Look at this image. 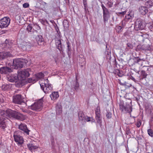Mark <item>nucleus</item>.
<instances>
[{"instance_id": "f257e3e1", "label": "nucleus", "mask_w": 153, "mask_h": 153, "mask_svg": "<svg viewBox=\"0 0 153 153\" xmlns=\"http://www.w3.org/2000/svg\"><path fill=\"white\" fill-rule=\"evenodd\" d=\"M31 72L30 69L27 68L19 72L18 75L16 74H11L7 76V78L8 81L10 82H16L19 78L24 79L26 77H28Z\"/></svg>"}, {"instance_id": "f03ea898", "label": "nucleus", "mask_w": 153, "mask_h": 153, "mask_svg": "<svg viewBox=\"0 0 153 153\" xmlns=\"http://www.w3.org/2000/svg\"><path fill=\"white\" fill-rule=\"evenodd\" d=\"M6 114L8 116V119L12 118L20 120H23L25 119V116L23 114L19 112L10 109L7 110Z\"/></svg>"}, {"instance_id": "7ed1b4c3", "label": "nucleus", "mask_w": 153, "mask_h": 153, "mask_svg": "<svg viewBox=\"0 0 153 153\" xmlns=\"http://www.w3.org/2000/svg\"><path fill=\"white\" fill-rule=\"evenodd\" d=\"M131 102V100H128L125 106L121 102L119 104L120 110L124 113H131L132 111Z\"/></svg>"}, {"instance_id": "20e7f679", "label": "nucleus", "mask_w": 153, "mask_h": 153, "mask_svg": "<svg viewBox=\"0 0 153 153\" xmlns=\"http://www.w3.org/2000/svg\"><path fill=\"white\" fill-rule=\"evenodd\" d=\"M146 58H142L135 59L130 60L129 62L130 65H135L136 66L138 65V68H140L143 65H145L146 63Z\"/></svg>"}, {"instance_id": "39448f33", "label": "nucleus", "mask_w": 153, "mask_h": 153, "mask_svg": "<svg viewBox=\"0 0 153 153\" xmlns=\"http://www.w3.org/2000/svg\"><path fill=\"white\" fill-rule=\"evenodd\" d=\"M7 110L6 111L2 110H0V128L4 129L6 127L4 120L5 118L8 119L7 115L6 114Z\"/></svg>"}, {"instance_id": "423d86ee", "label": "nucleus", "mask_w": 153, "mask_h": 153, "mask_svg": "<svg viewBox=\"0 0 153 153\" xmlns=\"http://www.w3.org/2000/svg\"><path fill=\"white\" fill-rule=\"evenodd\" d=\"M48 79H46L44 83L42 82L40 84L41 88L45 93L50 92L52 89L51 85L48 84Z\"/></svg>"}, {"instance_id": "0eeeda50", "label": "nucleus", "mask_w": 153, "mask_h": 153, "mask_svg": "<svg viewBox=\"0 0 153 153\" xmlns=\"http://www.w3.org/2000/svg\"><path fill=\"white\" fill-rule=\"evenodd\" d=\"M10 22V19L8 17H5L0 20V28H3L8 27Z\"/></svg>"}, {"instance_id": "6e6552de", "label": "nucleus", "mask_w": 153, "mask_h": 153, "mask_svg": "<svg viewBox=\"0 0 153 153\" xmlns=\"http://www.w3.org/2000/svg\"><path fill=\"white\" fill-rule=\"evenodd\" d=\"M144 27L145 25L142 20L140 19H137L135 23L134 29L136 30H142Z\"/></svg>"}, {"instance_id": "1a4fd4ad", "label": "nucleus", "mask_w": 153, "mask_h": 153, "mask_svg": "<svg viewBox=\"0 0 153 153\" xmlns=\"http://www.w3.org/2000/svg\"><path fill=\"white\" fill-rule=\"evenodd\" d=\"M13 102L16 104H21L24 102L23 98L22 97V96L20 94H17L13 97Z\"/></svg>"}, {"instance_id": "9d476101", "label": "nucleus", "mask_w": 153, "mask_h": 153, "mask_svg": "<svg viewBox=\"0 0 153 153\" xmlns=\"http://www.w3.org/2000/svg\"><path fill=\"white\" fill-rule=\"evenodd\" d=\"M13 65L14 66L15 69L22 68L23 66L24 62L20 59H14L13 60Z\"/></svg>"}, {"instance_id": "9b49d317", "label": "nucleus", "mask_w": 153, "mask_h": 153, "mask_svg": "<svg viewBox=\"0 0 153 153\" xmlns=\"http://www.w3.org/2000/svg\"><path fill=\"white\" fill-rule=\"evenodd\" d=\"M42 106V102H35L33 104L31 105V109L33 110L39 111L41 109Z\"/></svg>"}, {"instance_id": "f8f14e48", "label": "nucleus", "mask_w": 153, "mask_h": 153, "mask_svg": "<svg viewBox=\"0 0 153 153\" xmlns=\"http://www.w3.org/2000/svg\"><path fill=\"white\" fill-rule=\"evenodd\" d=\"M4 45L5 48L9 49L11 51H13L15 49V45L12 43L10 41H9L7 39L6 40L5 43L4 44Z\"/></svg>"}, {"instance_id": "ddd939ff", "label": "nucleus", "mask_w": 153, "mask_h": 153, "mask_svg": "<svg viewBox=\"0 0 153 153\" xmlns=\"http://www.w3.org/2000/svg\"><path fill=\"white\" fill-rule=\"evenodd\" d=\"M12 71V69L6 66H3L0 68V73L2 74H7Z\"/></svg>"}, {"instance_id": "4468645a", "label": "nucleus", "mask_w": 153, "mask_h": 153, "mask_svg": "<svg viewBox=\"0 0 153 153\" xmlns=\"http://www.w3.org/2000/svg\"><path fill=\"white\" fill-rule=\"evenodd\" d=\"M13 137L15 141L17 142L18 144H22L23 143V137L19 135H17L16 132L14 133Z\"/></svg>"}, {"instance_id": "2eb2a0df", "label": "nucleus", "mask_w": 153, "mask_h": 153, "mask_svg": "<svg viewBox=\"0 0 153 153\" xmlns=\"http://www.w3.org/2000/svg\"><path fill=\"white\" fill-rule=\"evenodd\" d=\"M19 129L22 131L27 134L28 135L29 132L30 131L27 128L26 125L25 124L21 123L19 126Z\"/></svg>"}, {"instance_id": "dca6fc26", "label": "nucleus", "mask_w": 153, "mask_h": 153, "mask_svg": "<svg viewBox=\"0 0 153 153\" xmlns=\"http://www.w3.org/2000/svg\"><path fill=\"white\" fill-rule=\"evenodd\" d=\"M11 56V54L9 52H0V59L2 60L4 58Z\"/></svg>"}, {"instance_id": "f3484780", "label": "nucleus", "mask_w": 153, "mask_h": 153, "mask_svg": "<svg viewBox=\"0 0 153 153\" xmlns=\"http://www.w3.org/2000/svg\"><path fill=\"white\" fill-rule=\"evenodd\" d=\"M38 44L39 45H42L44 44V40L42 36L41 35H38L36 38Z\"/></svg>"}, {"instance_id": "a211bd4d", "label": "nucleus", "mask_w": 153, "mask_h": 153, "mask_svg": "<svg viewBox=\"0 0 153 153\" xmlns=\"http://www.w3.org/2000/svg\"><path fill=\"white\" fill-rule=\"evenodd\" d=\"M141 49L145 51H150L151 48L149 44L147 43H144L141 46Z\"/></svg>"}, {"instance_id": "6ab92c4d", "label": "nucleus", "mask_w": 153, "mask_h": 153, "mask_svg": "<svg viewBox=\"0 0 153 153\" xmlns=\"http://www.w3.org/2000/svg\"><path fill=\"white\" fill-rule=\"evenodd\" d=\"M86 116L85 115L82 111H79L78 113L79 121H80L81 122L84 121V120L85 119V118Z\"/></svg>"}, {"instance_id": "aec40b11", "label": "nucleus", "mask_w": 153, "mask_h": 153, "mask_svg": "<svg viewBox=\"0 0 153 153\" xmlns=\"http://www.w3.org/2000/svg\"><path fill=\"white\" fill-rule=\"evenodd\" d=\"M139 11L143 15H145L148 11L146 7L144 6L140 7L139 9Z\"/></svg>"}, {"instance_id": "412c9836", "label": "nucleus", "mask_w": 153, "mask_h": 153, "mask_svg": "<svg viewBox=\"0 0 153 153\" xmlns=\"http://www.w3.org/2000/svg\"><path fill=\"white\" fill-rule=\"evenodd\" d=\"M51 100H54L57 99L59 97V94L58 92H54L50 95Z\"/></svg>"}, {"instance_id": "4be33fe9", "label": "nucleus", "mask_w": 153, "mask_h": 153, "mask_svg": "<svg viewBox=\"0 0 153 153\" xmlns=\"http://www.w3.org/2000/svg\"><path fill=\"white\" fill-rule=\"evenodd\" d=\"M56 44L57 49L60 51L62 49V44L60 39H58L56 40Z\"/></svg>"}, {"instance_id": "5701e85b", "label": "nucleus", "mask_w": 153, "mask_h": 153, "mask_svg": "<svg viewBox=\"0 0 153 153\" xmlns=\"http://www.w3.org/2000/svg\"><path fill=\"white\" fill-rule=\"evenodd\" d=\"M101 7L103 11V15L110 14L108 10L103 4H101Z\"/></svg>"}, {"instance_id": "b1692460", "label": "nucleus", "mask_w": 153, "mask_h": 153, "mask_svg": "<svg viewBox=\"0 0 153 153\" xmlns=\"http://www.w3.org/2000/svg\"><path fill=\"white\" fill-rule=\"evenodd\" d=\"M44 76V74L42 72H40L36 74L35 77L36 79H37V80H38L39 79L43 78Z\"/></svg>"}, {"instance_id": "393cba45", "label": "nucleus", "mask_w": 153, "mask_h": 153, "mask_svg": "<svg viewBox=\"0 0 153 153\" xmlns=\"http://www.w3.org/2000/svg\"><path fill=\"white\" fill-rule=\"evenodd\" d=\"M84 121L85 122H91L92 123L95 122V120L93 118L88 117L87 116H86L85 118V119Z\"/></svg>"}, {"instance_id": "a878e982", "label": "nucleus", "mask_w": 153, "mask_h": 153, "mask_svg": "<svg viewBox=\"0 0 153 153\" xmlns=\"http://www.w3.org/2000/svg\"><path fill=\"white\" fill-rule=\"evenodd\" d=\"M96 119L97 122L98 123L100 126H101L102 125V119L101 115L96 116Z\"/></svg>"}, {"instance_id": "bb28decb", "label": "nucleus", "mask_w": 153, "mask_h": 153, "mask_svg": "<svg viewBox=\"0 0 153 153\" xmlns=\"http://www.w3.org/2000/svg\"><path fill=\"white\" fill-rule=\"evenodd\" d=\"M110 17V14L103 15V21L105 23L107 22Z\"/></svg>"}, {"instance_id": "cd10ccee", "label": "nucleus", "mask_w": 153, "mask_h": 153, "mask_svg": "<svg viewBox=\"0 0 153 153\" xmlns=\"http://www.w3.org/2000/svg\"><path fill=\"white\" fill-rule=\"evenodd\" d=\"M37 81V79L36 78L35 76L33 77L32 78H30L28 79L27 81L29 83H34L36 82Z\"/></svg>"}, {"instance_id": "c85d7f7f", "label": "nucleus", "mask_w": 153, "mask_h": 153, "mask_svg": "<svg viewBox=\"0 0 153 153\" xmlns=\"http://www.w3.org/2000/svg\"><path fill=\"white\" fill-rule=\"evenodd\" d=\"M27 146L29 149L31 150L36 149L37 148V146H34L33 144H27Z\"/></svg>"}, {"instance_id": "c756f323", "label": "nucleus", "mask_w": 153, "mask_h": 153, "mask_svg": "<svg viewBox=\"0 0 153 153\" xmlns=\"http://www.w3.org/2000/svg\"><path fill=\"white\" fill-rule=\"evenodd\" d=\"M10 86L8 84L3 85L2 86V88L4 90H7L10 88Z\"/></svg>"}, {"instance_id": "7c9ffc66", "label": "nucleus", "mask_w": 153, "mask_h": 153, "mask_svg": "<svg viewBox=\"0 0 153 153\" xmlns=\"http://www.w3.org/2000/svg\"><path fill=\"white\" fill-rule=\"evenodd\" d=\"M145 4L146 6L150 7L153 5V2L151 1H149L146 2Z\"/></svg>"}, {"instance_id": "2f4dec72", "label": "nucleus", "mask_w": 153, "mask_h": 153, "mask_svg": "<svg viewBox=\"0 0 153 153\" xmlns=\"http://www.w3.org/2000/svg\"><path fill=\"white\" fill-rule=\"evenodd\" d=\"M141 75L143 77V78H146L148 75L146 73L145 70H142L141 72Z\"/></svg>"}, {"instance_id": "473e14b6", "label": "nucleus", "mask_w": 153, "mask_h": 153, "mask_svg": "<svg viewBox=\"0 0 153 153\" xmlns=\"http://www.w3.org/2000/svg\"><path fill=\"white\" fill-rule=\"evenodd\" d=\"M95 114H96V116H98V115H101V114H100V108L98 107H97V108H96L95 110Z\"/></svg>"}, {"instance_id": "72a5a7b5", "label": "nucleus", "mask_w": 153, "mask_h": 153, "mask_svg": "<svg viewBox=\"0 0 153 153\" xmlns=\"http://www.w3.org/2000/svg\"><path fill=\"white\" fill-rule=\"evenodd\" d=\"M67 52L68 53H69V52L71 51V50L70 47V45L69 42H67Z\"/></svg>"}, {"instance_id": "f704fd0d", "label": "nucleus", "mask_w": 153, "mask_h": 153, "mask_svg": "<svg viewBox=\"0 0 153 153\" xmlns=\"http://www.w3.org/2000/svg\"><path fill=\"white\" fill-rule=\"evenodd\" d=\"M148 133L149 135L152 137H153V132L151 129H149L148 130Z\"/></svg>"}, {"instance_id": "c9c22d12", "label": "nucleus", "mask_w": 153, "mask_h": 153, "mask_svg": "<svg viewBox=\"0 0 153 153\" xmlns=\"http://www.w3.org/2000/svg\"><path fill=\"white\" fill-rule=\"evenodd\" d=\"M122 27L120 26H117L116 28V30L118 33L122 31Z\"/></svg>"}, {"instance_id": "e433bc0d", "label": "nucleus", "mask_w": 153, "mask_h": 153, "mask_svg": "<svg viewBox=\"0 0 153 153\" xmlns=\"http://www.w3.org/2000/svg\"><path fill=\"white\" fill-rule=\"evenodd\" d=\"M32 29V27L31 25H27V30L28 32H31V30Z\"/></svg>"}, {"instance_id": "4c0bfd02", "label": "nucleus", "mask_w": 153, "mask_h": 153, "mask_svg": "<svg viewBox=\"0 0 153 153\" xmlns=\"http://www.w3.org/2000/svg\"><path fill=\"white\" fill-rule=\"evenodd\" d=\"M106 116L107 117L108 119L111 118L112 117L111 113L110 112H107L106 114Z\"/></svg>"}, {"instance_id": "58836bf2", "label": "nucleus", "mask_w": 153, "mask_h": 153, "mask_svg": "<svg viewBox=\"0 0 153 153\" xmlns=\"http://www.w3.org/2000/svg\"><path fill=\"white\" fill-rule=\"evenodd\" d=\"M126 11H124L121 12H118L117 13V15L119 16L120 15H122L123 16L126 13Z\"/></svg>"}, {"instance_id": "ea45409f", "label": "nucleus", "mask_w": 153, "mask_h": 153, "mask_svg": "<svg viewBox=\"0 0 153 153\" xmlns=\"http://www.w3.org/2000/svg\"><path fill=\"white\" fill-rule=\"evenodd\" d=\"M132 16L130 15V14H129L125 16L126 19L128 20L132 18Z\"/></svg>"}, {"instance_id": "a19ab883", "label": "nucleus", "mask_w": 153, "mask_h": 153, "mask_svg": "<svg viewBox=\"0 0 153 153\" xmlns=\"http://www.w3.org/2000/svg\"><path fill=\"white\" fill-rule=\"evenodd\" d=\"M115 71L117 72V74L118 76H122L121 75V74L120 70L116 69Z\"/></svg>"}, {"instance_id": "79ce46f5", "label": "nucleus", "mask_w": 153, "mask_h": 153, "mask_svg": "<svg viewBox=\"0 0 153 153\" xmlns=\"http://www.w3.org/2000/svg\"><path fill=\"white\" fill-rule=\"evenodd\" d=\"M127 46L129 48V49H132L133 48L132 45L130 43H128L127 44Z\"/></svg>"}, {"instance_id": "37998d69", "label": "nucleus", "mask_w": 153, "mask_h": 153, "mask_svg": "<svg viewBox=\"0 0 153 153\" xmlns=\"http://www.w3.org/2000/svg\"><path fill=\"white\" fill-rule=\"evenodd\" d=\"M23 6L24 8H27L29 6V4L27 3H25L23 4Z\"/></svg>"}, {"instance_id": "c03bdc74", "label": "nucleus", "mask_w": 153, "mask_h": 153, "mask_svg": "<svg viewBox=\"0 0 153 153\" xmlns=\"http://www.w3.org/2000/svg\"><path fill=\"white\" fill-rule=\"evenodd\" d=\"M107 4L108 5V7H111L112 6L113 3L111 2L108 1L107 3Z\"/></svg>"}, {"instance_id": "a18cd8bd", "label": "nucleus", "mask_w": 153, "mask_h": 153, "mask_svg": "<svg viewBox=\"0 0 153 153\" xmlns=\"http://www.w3.org/2000/svg\"><path fill=\"white\" fill-rule=\"evenodd\" d=\"M141 124V123L140 121H138L136 123V125L138 127H139Z\"/></svg>"}, {"instance_id": "49530a36", "label": "nucleus", "mask_w": 153, "mask_h": 153, "mask_svg": "<svg viewBox=\"0 0 153 153\" xmlns=\"http://www.w3.org/2000/svg\"><path fill=\"white\" fill-rule=\"evenodd\" d=\"M120 84H121L122 85H127V83L126 82H121L120 81Z\"/></svg>"}, {"instance_id": "de8ad7c7", "label": "nucleus", "mask_w": 153, "mask_h": 153, "mask_svg": "<svg viewBox=\"0 0 153 153\" xmlns=\"http://www.w3.org/2000/svg\"><path fill=\"white\" fill-rule=\"evenodd\" d=\"M143 68L144 69L146 70L147 71L148 69V66H145V65H143Z\"/></svg>"}, {"instance_id": "09e8293b", "label": "nucleus", "mask_w": 153, "mask_h": 153, "mask_svg": "<svg viewBox=\"0 0 153 153\" xmlns=\"http://www.w3.org/2000/svg\"><path fill=\"white\" fill-rule=\"evenodd\" d=\"M76 88H77L78 87V85L79 84L77 81V79H76Z\"/></svg>"}, {"instance_id": "8fccbe9b", "label": "nucleus", "mask_w": 153, "mask_h": 153, "mask_svg": "<svg viewBox=\"0 0 153 153\" xmlns=\"http://www.w3.org/2000/svg\"><path fill=\"white\" fill-rule=\"evenodd\" d=\"M23 112H25V113H28L29 112L27 110H23Z\"/></svg>"}, {"instance_id": "3c124183", "label": "nucleus", "mask_w": 153, "mask_h": 153, "mask_svg": "<svg viewBox=\"0 0 153 153\" xmlns=\"http://www.w3.org/2000/svg\"><path fill=\"white\" fill-rule=\"evenodd\" d=\"M61 110L62 108H59V110H58V113L59 114L61 112Z\"/></svg>"}, {"instance_id": "603ef678", "label": "nucleus", "mask_w": 153, "mask_h": 153, "mask_svg": "<svg viewBox=\"0 0 153 153\" xmlns=\"http://www.w3.org/2000/svg\"><path fill=\"white\" fill-rule=\"evenodd\" d=\"M83 4H84V5H85V7L86 5H87L86 2L85 1H83Z\"/></svg>"}, {"instance_id": "864d4df0", "label": "nucleus", "mask_w": 153, "mask_h": 153, "mask_svg": "<svg viewBox=\"0 0 153 153\" xmlns=\"http://www.w3.org/2000/svg\"><path fill=\"white\" fill-rule=\"evenodd\" d=\"M131 79L133 80V81H135V79H134V78L133 77H132V78H131Z\"/></svg>"}, {"instance_id": "5fc2aeb1", "label": "nucleus", "mask_w": 153, "mask_h": 153, "mask_svg": "<svg viewBox=\"0 0 153 153\" xmlns=\"http://www.w3.org/2000/svg\"><path fill=\"white\" fill-rule=\"evenodd\" d=\"M152 15H153V14H152V13H151V14H150L149 15V17H150V16H151Z\"/></svg>"}, {"instance_id": "6e6d98bb", "label": "nucleus", "mask_w": 153, "mask_h": 153, "mask_svg": "<svg viewBox=\"0 0 153 153\" xmlns=\"http://www.w3.org/2000/svg\"><path fill=\"white\" fill-rule=\"evenodd\" d=\"M141 35H139V36H141L142 37H143V34L142 33H141Z\"/></svg>"}, {"instance_id": "4d7b16f0", "label": "nucleus", "mask_w": 153, "mask_h": 153, "mask_svg": "<svg viewBox=\"0 0 153 153\" xmlns=\"http://www.w3.org/2000/svg\"><path fill=\"white\" fill-rule=\"evenodd\" d=\"M52 23H53V22H54V21L53 20H51L50 21Z\"/></svg>"}, {"instance_id": "13d9d810", "label": "nucleus", "mask_w": 153, "mask_h": 153, "mask_svg": "<svg viewBox=\"0 0 153 153\" xmlns=\"http://www.w3.org/2000/svg\"><path fill=\"white\" fill-rule=\"evenodd\" d=\"M58 108L57 107H56V113H57V111H58Z\"/></svg>"}, {"instance_id": "bf43d9fd", "label": "nucleus", "mask_w": 153, "mask_h": 153, "mask_svg": "<svg viewBox=\"0 0 153 153\" xmlns=\"http://www.w3.org/2000/svg\"><path fill=\"white\" fill-rule=\"evenodd\" d=\"M25 48H24V49H23L24 50H26V49H27V48H26V46H25Z\"/></svg>"}, {"instance_id": "052dcab7", "label": "nucleus", "mask_w": 153, "mask_h": 153, "mask_svg": "<svg viewBox=\"0 0 153 153\" xmlns=\"http://www.w3.org/2000/svg\"><path fill=\"white\" fill-rule=\"evenodd\" d=\"M35 32H37V30H35Z\"/></svg>"}, {"instance_id": "680f3d73", "label": "nucleus", "mask_w": 153, "mask_h": 153, "mask_svg": "<svg viewBox=\"0 0 153 153\" xmlns=\"http://www.w3.org/2000/svg\"><path fill=\"white\" fill-rule=\"evenodd\" d=\"M23 46H24L23 47V48H24V47H25V45H23Z\"/></svg>"}]
</instances>
